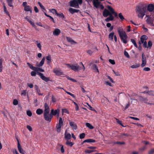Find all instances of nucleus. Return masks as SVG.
<instances>
[{"instance_id": "obj_51", "label": "nucleus", "mask_w": 154, "mask_h": 154, "mask_svg": "<svg viewBox=\"0 0 154 154\" xmlns=\"http://www.w3.org/2000/svg\"><path fill=\"white\" fill-rule=\"evenodd\" d=\"M115 144H118L120 145H124L125 143L124 142H117L115 143Z\"/></svg>"}, {"instance_id": "obj_28", "label": "nucleus", "mask_w": 154, "mask_h": 154, "mask_svg": "<svg viewBox=\"0 0 154 154\" xmlns=\"http://www.w3.org/2000/svg\"><path fill=\"white\" fill-rule=\"evenodd\" d=\"M96 142L95 140L93 139H88L84 141V142H86L87 143H94Z\"/></svg>"}, {"instance_id": "obj_4", "label": "nucleus", "mask_w": 154, "mask_h": 154, "mask_svg": "<svg viewBox=\"0 0 154 154\" xmlns=\"http://www.w3.org/2000/svg\"><path fill=\"white\" fill-rule=\"evenodd\" d=\"M66 65L69 68H70L72 70L75 71H76L82 69L81 67H80L77 63L75 64L74 65H71L69 64H66Z\"/></svg>"}, {"instance_id": "obj_18", "label": "nucleus", "mask_w": 154, "mask_h": 154, "mask_svg": "<svg viewBox=\"0 0 154 154\" xmlns=\"http://www.w3.org/2000/svg\"><path fill=\"white\" fill-rule=\"evenodd\" d=\"M67 131H65V138L67 140H70L71 138V135L69 133H67Z\"/></svg>"}, {"instance_id": "obj_57", "label": "nucleus", "mask_w": 154, "mask_h": 154, "mask_svg": "<svg viewBox=\"0 0 154 154\" xmlns=\"http://www.w3.org/2000/svg\"><path fill=\"white\" fill-rule=\"evenodd\" d=\"M62 113H66L67 114L69 113V112H68V111L66 109H62Z\"/></svg>"}, {"instance_id": "obj_54", "label": "nucleus", "mask_w": 154, "mask_h": 154, "mask_svg": "<svg viewBox=\"0 0 154 154\" xmlns=\"http://www.w3.org/2000/svg\"><path fill=\"white\" fill-rule=\"evenodd\" d=\"M109 61L112 65H114L115 64V62L114 60L110 59L109 60Z\"/></svg>"}, {"instance_id": "obj_59", "label": "nucleus", "mask_w": 154, "mask_h": 154, "mask_svg": "<svg viewBox=\"0 0 154 154\" xmlns=\"http://www.w3.org/2000/svg\"><path fill=\"white\" fill-rule=\"evenodd\" d=\"M112 71L116 76H120L121 75L120 74L119 72H116L113 70H112Z\"/></svg>"}, {"instance_id": "obj_5", "label": "nucleus", "mask_w": 154, "mask_h": 154, "mask_svg": "<svg viewBox=\"0 0 154 154\" xmlns=\"http://www.w3.org/2000/svg\"><path fill=\"white\" fill-rule=\"evenodd\" d=\"M53 116L51 113H44V118L47 121L50 122Z\"/></svg>"}, {"instance_id": "obj_10", "label": "nucleus", "mask_w": 154, "mask_h": 154, "mask_svg": "<svg viewBox=\"0 0 154 154\" xmlns=\"http://www.w3.org/2000/svg\"><path fill=\"white\" fill-rule=\"evenodd\" d=\"M77 0H73L70 1V6L76 8H79V6L76 1Z\"/></svg>"}, {"instance_id": "obj_58", "label": "nucleus", "mask_w": 154, "mask_h": 154, "mask_svg": "<svg viewBox=\"0 0 154 154\" xmlns=\"http://www.w3.org/2000/svg\"><path fill=\"white\" fill-rule=\"evenodd\" d=\"M72 102L75 105V106H76V111L78 110H79V108L77 104L75 102H74L73 100H72Z\"/></svg>"}, {"instance_id": "obj_55", "label": "nucleus", "mask_w": 154, "mask_h": 154, "mask_svg": "<svg viewBox=\"0 0 154 154\" xmlns=\"http://www.w3.org/2000/svg\"><path fill=\"white\" fill-rule=\"evenodd\" d=\"M67 78L68 80H71L73 82H77L74 79H72V78H71V77H70L69 76H67Z\"/></svg>"}, {"instance_id": "obj_39", "label": "nucleus", "mask_w": 154, "mask_h": 154, "mask_svg": "<svg viewBox=\"0 0 154 154\" xmlns=\"http://www.w3.org/2000/svg\"><path fill=\"white\" fill-rule=\"evenodd\" d=\"M114 32H112L109 34V37L112 40H113V37L114 36Z\"/></svg>"}, {"instance_id": "obj_12", "label": "nucleus", "mask_w": 154, "mask_h": 154, "mask_svg": "<svg viewBox=\"0 0 154 154\" xmlns=\"http://www.w3.org/2000/svg\"><path fill=\"white\" fill-rule=\"evenodd\" d=\"M107 7L108 9L111 12V15H112V14H114L115 16V17H117L118 16L117 14L115 12L114 9L112 7L109 5H108Z\"/></svg>"}, {"instance_id": "obj_27", "label": "nucleus", "mask_w": 154, "mask_h": 154, "mask_svg": "<svg viewBox=\"0 0 154 154\" xmlns=\"http://www.w3.org/2000/svg\"><path fill=\"white\" fill-rule=\"evenodd\" d=\"M91 68H92V69L95 70V71H96L97 72L99 73V71L98 69L97 68V67L96 65H95V64L93 65L91 67Z\"/></svg>"}, {"instance_id": "obj_17", "label": "nucleus", "mask_w": 154, "mask_h": 154, "mask_svg": "<svg viewBox=\"0 0 154 154\" xmlns=\"http://www.w3.org/2000/svg\"><path fill=\"white\" fill-rule=\"evenodd\" d=\"M66 38L67 41L70 43L72 45L75 44L77 43L76 42H75L70 38L67 37H66Z\"/></svg>"}, {"instance_id": "obj_32", "label": "nucleus", "mask_w": 154, "mask_h": 154, "mask_svg": "<svg viewBox=\"0 0 154 154\" xmlns=\"http://www.w3.org/2000/svg\"><path fill=\"white\" fill-rule=\"evenodd\" d=\"M46 59L48 61L47 62L48 64H49L50 62H51V57L50 55L46 56Z\"/></svg>"}, {"instance_id": "obj_19", "label": "nucleus", "mask_w": 154, "mask_h": 154, "mask_svg": "<svg viewBox=\"0 0 154 154\" xmlns=\"http://www.w3.org/2000/svg\"><path fill=\"white\" fill-rule=\"evenodd\" d=\"M146 22L148 24L153 26V20H152L151 18H147L146 20Z\"/></svg>"}, {"instance_id": "obj_9", "label": "nucleus", "mask_w": 154, "mask_h": 154, "mask_svg": "<svg viewBox=\"0 0 154 154\" xmlns=\"http://www.w3.org/2000/svg\"><path fill=\"white\" fill-rule=\"evenodd\" d=\"M142 63L141 66L142 67L144 66L146 64V59L144 53L143 52L142 53Z\"/></svg>"}, {"instance_id": "obj_40", "label": "nucleus", "mask_w": 154, "mask_h": 154, "mask_svg": "<svg viewBox=\"0 0 154 154\" xmlns=\"http://www.w3.org/2000/svg\"><path fill=\"white\" fill-rule=\"evenodd\" d=\"M35 43H36L37 47L40 49V50H41V45L40 43H39L37 41H35Z\"/></svg>"}, {"instance_id": "obj_29", "label": "nucleus", "mask_w": 154, "mask_h": 154, "mask_svg": "<svg viewBox=\"0 0 154 154\" xmlns=\"http://www.w3.org/2000/svg\"><path fill=\"white\" fill-rule=\"evenodd\" d=\"M43 112V111L42 109H38L36 111V113L39 115H40L42 114Z\"/></svg>"}, {"instance_id": "obj_52", "label": "nucleus", "mask_w": 154, "mask_h": 154, "mask_svg": "<svg viewBox=\"0 0 154 154\" xmlns=\"http://www.w3.org/2000/svg\"><path fill=\"white\" fill-rule=\"evenodd\" d=\"M58 124L62 125H63V121L62 120V118L61 117L59 118V120Z\"/></svg>"}, {"instance_id": "obj_15", "label": "nucleus", "mask_w": 154, "mask_h": 154, "mask_svg": "<svg viewBox=\"0 0 154 154\" xmlns=\"http://www.w3.org/2000/svg\"><path fill=\"white\" fill-rule=\"evenodd\" d=\"M110 14H111L110 11H109L106 9L104 10L103 12V15L104 17H107L109 15H110Z\"/></svg>"}, {"instance_id": "obj_62", "label": "nucleus", "mask_w": 154, "mask_h": 154, "mask_svg": "<svg viewBox=\"0 0 154 154\" xmlns=\"http://www.w3.org/2000/svg\"><path fill=\"white\" fill-rule=\"evenodd\" d=\"M124 55L128 58H130V56L128 53L125 51H124Z\"/></svg>"}, {"instance_id": "obj_47", "label": "nucleus", "mask_w": 154, "mask_h": 154, "mask_svg": "<svg viewBox=\"0 0 154 154\" xmlns=\"http://www.w3.org/2000/svg\"><path fill=\"white\" fill-rule=\"evenodd\" d=\"M94 151H97V150H86L85 151V152L86 153L90 154V153H91L93 152H94Z\"/></svg>"}, {"instance_id": "obj_36", "label": "nucleus", "mask_w": 154, "mask_h": 154, "mask_svg": "<svg viewBox=\"0 0 154 154\" xmlns=\"http://www.w3.org/2000/svg\"><path fill=\"white\" fill-rule=\"evenodd\" d=\"M152 45V43L151 41H149L148 42V45L147 46V48H149L150 49Z\"/></svg>"}, {"instance_id": "obj_14", "label": "nucleus", "mask_w": 154, "mask_h": 154, "mask_svg": "<svg viewBox=\"0 0 154 154\" xmlns=\"http://www.w3.org/2000/svg\"><path fill=\"white\" fill-rule=\"evenodd\" d=\"M45 109L44 113H49L50 112V109L48 106L47 103H45L44 105Z\"/></svg>"}, {"instance_id": "obj_21", "label": "nucleus", "mask_w": 154, "mask_h": 154, "mask_svg": "<svg viewBox=\"0 0 154 154\" xmlns=\"http://www.w3.org/2000/svg\"><path fill=\"white\" fill-rule=\"evenodd\" d=\"M147 37L146 35H143L140 37V42L142 43H143V42L147 39Z\"/></svg>"}, {"instance_id": "obj_38", "label": "nucleus", "mask_w": 154, "mask_h": 154, "mask_svg": "<svg viewBox=\"0 0 154 154\" xmlns=\"http://www.w3.org/2000/svg\"><path fill=\"white\" fill-rule=\"evenodd\" d=\"M49 11L51 12L54 14L55 13L56 14L57 13V10L55 9L54 8L50 9Z\"/></svg>"}, {"instance_id": "obj_35", "label": "nucleus", "mask_w": 154, "mask_h": 154, "mask_svg": "<svg viewBox=\"0 0 154 154\" xmlns=\"http://www.w3.org/2000/svg\"><path fill=\"white\" fill-rule=\"evenodd\" d=\"M27 64L31 69H32L34 71H35V67L33 66L32 64H31L29 63H27Z\"/></svg>"}, {"instance_id": "obj_42", "label": "nucleus", "mask_w": 154, "mask_h": 154, "mask_svg": "<svg viewBox=\"0 0 154 154\" xmlns=\"http://www.w3.org/2000/svg\"><path fill=\"white\" fill-rule=\"evenodd\" d=\"M2 59L0 58V72H1L2 71Z\"/></svg>"}, {"instance_id": "obj_20", "label": "nucleus", "mask_w": 154, "mask_h": 154, "mask_svg": "<svg viewBox=\"0 0 154 154\" xmlns=\"http://www.w3.org/2000/svg\"><path fill=\"white\" fill-rule=\"evenodd\" d=\"M69 11L72 14H73L75 13L78 12L79 10L78 9H75L74 8H70L69 9Z\"/></svg>"}, {"instance_id": "obj_49", "label": "nucleus", "mask_w": 154, "mask_h": 154, "mask_svg": "<svg viewBox=\"0 0 154 154\" xmlns=\"http://www.w3.org/2000/svg\"><path fill=\"white\" fill-rule=\"evenodd\" d=\"M26 113L27 115L29 116H31L32 115L31 112L29 110L27 111Z\"/></svg>"}, {"instance_id": "obj_43", "label": "nucleus", "mask_w": 154, "mask_h": 154, "mask_svg": "<svg viewBox=\"0 0 154 154\" xmlns=\"http://www.w3.org/2000/svg\"><path fill=\"white\" fill-rule=\"evenodd\" d=\"M44 14H45V15L47 17H49V18H50L52 20V21L54 22V23H55V22H54V20L53 19V18L51 17V16L49 15H47L46 13L45 12L44 13Z\"/></svg>"}, {"instance_id": "obj_11", "label": "nucleus", "mask_w": 154, "mask_h": 154, "mask_svg": "<svg viewBox=\"0 0 154 154\" xmlns=\"http://www.w3.org/2000/svg\"><path fill=\"white\" fill-rule=\"evenodd\" d=\"M60 112V109H57L54 110L53 109H51L50 113L53 116H55L57 114Z\"/></svg>"}, {"instance_id": "obj_48", "label": "nucleus", "mask_w": 154, "mask_h": 154, "mask_svg": "<svg viewBox=\"0 0 154 154\" xmlns=\"http://www.w3.org/2000/svg\"><path fill=\"white\" fill-rule=\"evenodd\" d=\"M131 40L132 42L134 44V46L136 47L137 48L138 46H137V45L136 42L135 41L134 39H131Z\"/></svg>"}, {"instance_id": "obj_8", "label": "nucleus", "mask_w": 154, "mask_h": 154, "mask_svg": "<svg viewBox=\"0 0 154 154\" xmlns=\"http://www.w3.org/2000/svg\"><path fill=\"white\" fill-rule=\"evenodd\" d=\"M17 148L20 152L22 154H25V151L22 148L21 146L20 143L18 140L17 139Z\"/></svg>"}, {"instance_id": "obj_41", "label": "nucleus", "mask_w": 154, "mask_h": 154, "mask_svg": "<svg viewBox=\"0 0 154 154\" xmlns=\"http://www.w3.org/2000/svg\"><path fill=\"white\" fill-rule=\"evenodd\" d=\"M66 144L67 145H69L71 147L72 146L73 144L72 142H70L68 140H67L66 142Z\"/></svg>"}, {"instance_id": "obj_13", "label": "nucleus", "mask_w": 154, "mask_h": 154, "mask_svg": "<svg viewBox=\"0 0 154 154\" xmlns=\"http://www.w3.org/2000/svg\"><path fill=\"white\" fill-rule=\"evenodd\" d=\"M69 124L70 126L72 128V129L75 130L77 128V126L75 123L74 122L69 120Z\"/></svg>"}, {"instance_id": "obj_1", "label": "nucleus", "mask_w": 154, "mask_h": 154, "mask_svg": "<svg viewBox=\"0 0 154 154\" xmlns=\"http://www.w3.org/2000/svg\"><path fill=\"white\" fill-rule=\"evenodd\" d=\"M146 4H140L137 5L135 8L136 12L139 18L143 19L147 12Z\"/></svg>"}, {"instance_id": "obj_56", "label": "nucleus", "mask_w": 154, "mask_h": 154, "mask_svg": "<svg viewBox=\"0 0 154 154\" xmlns=\"http://www.w3.org/2000/svg\"><path fill=\"white\" fill-rule=\"evenodd\" d=\"M13 104L14 105H17L18 104V100L15 99L14 100Z\"/></svg>"}, {"instance_id": "obj_6", "label": "nucleus", "mask_w": 154, "mask_h": 154, "mask_svg": "<svg viewBox=\"0 0 154 154\" xmlns=\"http://www.w3.org/2000/svg\"><path fill=\"white\" fill-rule=\"evenodd\" d=\"M139 100L142 102H144V103L148 105H151L152 104V103L148 102V100L147 97H144L141 96H138Z\"/></svg>"}, {"instance_id": "obj_44", "label": "nucleus", "mask_w": 154, "mask_h": 154, "mask_svg": "<svg viewBox=\"0 0 154 154\" xmlns=\"http://www.w3.org/2000/svg\"><path fill=\"white\" fill-rule=\"evenodd\" d=\"M54 72L57 75H60L62 74V72L58 70L54 71Z\"/></svg>"}, {"instance_id": "obj_23", "label": "nucleus", "mask_w": 154, "mask_h": 154, "mask_svg": "<svg viewBox=\"0 0 154 154\" xmlns=\"http://www.w3.org/2000/svg\"><path fill=\"white\" fill-rule=\"evenodd\" d=\"M45 58V57L43 58L41 61L37 65L38 67H40L42 66L43 65L44 63Z\"/></svg>"}, {"instance_id": "obj_64", "label": "nucleus", "mask_w": 154, "mask_h": 154, "mask_svg": "<svg viewBox=\"0 0 154 154\" xmlns=\"http://www.w3.org/2000/svg\"><path fill=\"white\" fill-rule=\"evenodd\" d=\"M154 153V149H152L148 152V154H152Z\"/></svg>"}, {"instance_id": "obj_34", "label": "nucleus", "mask_w": 154, "mask_h": 154, "mask_svg": "<svg viewBox=\"0 0 154 154\" xmlns=\"http://www.w3.org/2000/svg\"><path fill=\"white\" fill-rule=\"evenodd\" d=\"M38 3L39 5L41 8L42 9L43 11H44V10L46 11V9L42 5V4L40 2H38Z\"/></svg>"}, {"instance_id": "obj_50", "label": "nucleus", "mask_w": 154, "mask_h": 154, "mask_svg": "<svg viewBox=\"0 0 154 154\" xmlns=\"http://www.w3.org/2000/svg\"><path fill=\"white\" fill-rule=\"evenodd\" d=\"M119 17L120 19L122 20L125 19L124 17L121 13H120L119 14Z\"/></svg>"}, {"instance_id": "obj_53", "label": "nucleus", "mask_w": 154, "mask_h": 154, "mask_svg": "<svg viewBox=\"0 0 154 154\" xmlns=\"http://www.w3.org/2000/svg\"><path fill=\"white\" fill-rule=\"evenodd\" d=\"M58 145L59 146H61V149H60L61 152L62 153H63L64 152V150L63 148V145H61L60 144H58Z\"/></svg>"}, {"instance_id": "obj_24", "label": "nucleus", "mask_w": 154, "mask_h": 154, "mask_svg": "<svg viewBox=\"0 0 154 154\" xmlns=\"http://www.w3.org/2000/svg\"><path fill=\"white\" fill-rule=\"evenodd\" d=\"M114 19L113 17L111 14H110L109 17L105 19V21L106 22H108L110 20H112Z\"/></svg>"}, {"instance_id": "obj_60", "label": "nucleus", "mask_w": 154, "mask_h": 154, "mask_svg": "<svg viewBox=\"0 0 154 154\" xmlns=\"http://www.w3.org/2000/svg\"><path fill=\"white\" fill-rule=\"evenodd\" d=\"M130 135L127 134H125V133H122L121 134V137L122 138H123V136H125L126 137H128Z\"/></svg>"}, {"instance_id": "obj_25", "label": "nucleus", "mask_w": 154, "mask_h": 154, "mask_svg": "<svg viewBox=\"0 0 154 154\" xmlns=\"http://www.w3.org/2000/svg\"><path fill=\"white\" fill-rule=\"evenodd\" d=\"M8 5L10 7L13 8V6L12 5L13 0H6Z\"/></svg>"}, {"instance_id": "obj_37", "label": "nucleus", "mask_w": 154, "mask_h": 154, "mask_svg": "<svg viewBox=\"0 0 154 154\" xmlns=\"http://www.w3.org/2000/svg\"><path fill=\"white\" fill-rule=\"evenodd\" d=\"M131 100H132L131 103L132 104H136L137 102H138V100L136 99L131 98Z\"/></svg>"}, {"instance_id": "obj_45", "label": "nucleus", "mask_w": 154, "mask_h": 154, "mask_svg": "<svg viewBox=\"0 0 154 154\" xmlns=\"http://www.w3.org/2000/svg\"><path fill=\"white\" fill-rule=\"evenodd\" d=\"M116 120L118 124L121 125L123 127H125V126H123V125L122 124V122L121 121L119 120L118 119L116 118Z\"/></svg>"}, {"instance_id": "obj_33", "label": "nucleus", "mask_w": 154, "mask_h": 154, "mask_svg": "<svg viewBox=\"0 0 154 154\" xmlns=\"http://www.w3.org/2000/svg\"><path fill=\"white\" fill-rule=\"evenodd\" d=\"M86 126L90 129H93L94 128V127L89 123H86Z\"/></svg>"}, {"instance_id": "obj_2", "label": "nucleus", "mask_w": 154, "mask_h": 154, "mask_svg": "<svg viewBox=\"0 0 154 154\" xmlns=\"http://www.w3.org/2000/svg\"><path fill=\"white\" fill-rule=\"evenodd\" d=\"M118 32L119 36L123 43L124 44L127 43V36L125 32L122 29L120 28L118 29Z\"/></svg>"}, {"instance_id": "obj_26", "label": "nucleus", "mask_w": 154, "mask_h": 154, "mask_svg": "<svg viewBox=\"0 0 154 154\" xmlns=\"http://www.w3.org/2000/svg\"><path fill=\"white\" fill-rule=\"evenodd\" d=\"M35 90H36L38 94L40 95H42L43 94L40 93V89H39L38 87L36 85H35Z\"/></svg>"}, {"instance_id": "obj_63", "label": "nucleus", "mask_w": 154, "mask_h": 154, "mask_svg": "<svg viewBox=\"0 0 154 154\" xmlns=\"http://www.w3.org/2000/svg\"><path fill=\"white\" fill-rule=\"evenodd\" d=\"M26 128L30 131H32V128L30 125H27L26 126Z\"/></svg>"}, {"instance_id": "obj_22", "label": "nucleus", "mask_w": 154, "mask_h": 154, "mask_svg": "<svg viewBox=\"0 0 154 154\" xmlns=\"http://www.w3.org/2000/svg\"><path fill=\"white\" fill-rule=\"evenodd\" d=\"M24 9L25 11H29L30 13H32L31 7L29 5H28L27 6L25 7Z\"/></svg>"}, {"instance_id": "obj_61", "label": "nucleus", "mask_w": 154, "mask_h": 154, "mask_svg": "<svg viewBox=\"0 0 154 154\" xmlns=\"http://www.w3.org/2000/svg\"><path fill=\"white\" fill-rule=\"evenodd\" d=\"M64 91H65L68 94L71 95V96H72V97H73V98H75V96L72 94L68 92V91H67L65 90H64Z\"/></svg>"}, {"instance_id": "obj_16", "label": "nucleus", "mask_w": 154, "mask_h": 154, "mask_svg": "<svg viewBox=\"0 0 154 154\" xmlns=\"http://www.w3.org/2000/svg\"><path fill=\"white\" fill-rule=\"evenodd\" d=\"M60 32V30L58 28H56L54 30L53 32V34L55 36L58 35Z\"/></svg>"}, {"instance_id": "obj_7", "label": "nucleus", "mask_w": 154, "mask_h": 154, "mask_svg": "<svg viewBox=\"0 0 154 154\" xmlns=\"http://www.w3.org/2000/svg\"><path fill=\"white\" fill-rule=\"evenodd\" d=\"M146 9H147V12L149 11L150 12H152L154 10V4H150L147 5L146 4Z\"/></svg>"}, {"instance_id": "obj_30", "label": "nucleus", "mask_w": 154, "mask_h": 154, "mask_svg": "<svg viewBox=\"0 0 154 154\" xmlns=\"http://www.w3.org/2000/svg\"><path fill=\"white\" fill-rule=\"evenodd\" d=\"M142 93H147L148 94V95H149L154 96V91H149L147 92L144 91Z\"/></svg>"}, {"instance_id": "obj_3", "label": "nucleus", "mask_w": 154, "mask_h": 154, "mask_svg": "<svg viewBox=\"0 0 154 154\" xmlns=\"http://www.w3.org/2000/svg\"><path fill=\"white\" fill-rule=\"evenodd\" d=\"M34 71L37 72V74H38L40 77L41 79L45 81L46 82H48V81H51V80H50L49 78L45 76L42 73L38 72V71L41 72H44V70L43 69L39 67H35Z\"/></svg>"}, {"instance_id": "obj_46", "label": "nucleus", "mask_w": 154, "mask_h": 154, "mask_svg": "<svg viewBox=\"0 0 154 154\" xmlns=\"http://www.w3.org/2000/svg\"><path fill=\"white\" fill-rule=\"evenodd\" d=\"M85 136V134L84 133L81 134L79 135V138L81 139L84 138Z\"/></svg>"}, {"instance_id": "obj_31", "label": "nucleus", "mask_w": 154, "mask_h": 154, "mask_svg": "<svg viewBox=\"0 0 154 154\" xmlns=\"http://www.w3.org/2000/svg\"><path fill=\"white\" fill-rule=\"evenodd\" d=\"M3 5L4 8V12L7 15H8L9 17H10V16L8 12V11L7 10L6 8L5 5V4L4 3H3Z\"/></svg>"}]
</instances>
